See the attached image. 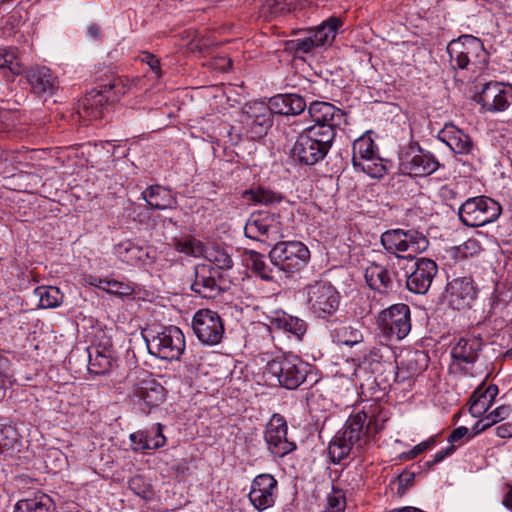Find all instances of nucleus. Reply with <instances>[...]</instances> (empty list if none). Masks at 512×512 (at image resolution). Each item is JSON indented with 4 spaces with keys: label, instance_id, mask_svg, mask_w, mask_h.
Masks as SVG:
<instances>
[{
    "label": "nucleus",
    "instance_id": "1",
    "mask_svg": "<svg viewBox=\"0 0 512 512\" xmlns=\"http://www.w3.org/2000/svg\"><path fill=\"white\" fill-rule=\"evenodd\" d=\"M335 132L329 127H307L297 137L290 156L302 165H314L329 152Z\"/></svg>",
    "mask_w": 512,
    "mask_h": 512
},
{
    "label": "nucleus",
    "instance_id": "2",
    "mask_svg": "<svg viewBox=\"0 0 512 512\" xmlns=\"http://www.w3.org/2000/svg\"><path fill=\"white\" fill-rule=\"evenodd\" d=\"M450 63L453 68L482 70L488 62V54L480 39L464 35L452 40L447 46Z\"/></svg>",
    "mask_w": 512,
    "mask_h": 512
},
{
    "label": "nucleus",
    "instance_id": "3",
    "mask_svg": "<svg viewBox=\"0 0 512 512\" xmlns=\"http://www.w3.org/2000/svg\"><path fill=\"white\" fill-rule=\"evenodd\" d=\"M311 366L296 355H282L268 361L265 373L286 389H296L305 380Z\"/></svg>",
    "mask_w": 512,
    "mask_h": 512
},
{
    "label": "nucleus",
    "instance_id": "4",
    "mask_svg": "<svg viewBox=\"0 0 512 512\" xmlns=\"http://www.w3.org/2000/svg\"><path fill=\"white\" fill-rule=\"evenodd\" d=\"M384 249L399 258L413 259L428 247L427 238L416 230L395 229L381 235Z\"/></svg>",
    "mask_w": 512,
    "mask_h": 512
},
{
    "label": "nucleus",
    "instance_id": "5",
    "mask_svg": "<svg viewBox=\"0 0 512 512\" xmlns=\"http://www.w3.org/2000/svg\"><path fill=\"white\" fill-rule=\"evenodd\" d=\"M308 311L316 318L327 319L333 316L339 307L340 295L327 281H316L304 290Z\"/></svg>",
    "mask_w": 512,
    "mask_h": 512
},
{
    "label": "nucleus",
    "instance_id": "6",
    "mask_svg": "<svg viewBox=\"0 0 512 512\" xmlns=\"http://www.w3.org/2000/svg\"><path fill=\"white\" fill-rule=\"evenodd\" d=\"M145 339L149 353L163 360H178L185 350L184 334L176 326L150 331Z\"/></svg>",
    "mask_w": 512,
    "mask_h": 512
},
{
    "label": "nucleus",
    "instance_id": "7",
    "mask_svg": "<svg viewBox=\"0 0 512 512\" xmlns=\"http://www.w3.org/2000/svg\"><path fill=\"white\" fill-rule=\"evenodd\" d=\"M125 93V86L121 79H114L105 84L100 90L89 92L79 104L78 113L84 120H97L104 116V107L119 100Z\"/></svg>",
    "mask_w": 512,
    "mask_h": 512
},
{
    "label": "nucleus",
    "instance_id": "8",
    "mask_svg": "<svg viewBox=\"0 0 512 512\" xmlns=\"http://www.w3.org/2000/svg\"><path fill=\"white\" fill-rule=\"evenodd\" d=\"M269 256L274 266L292 275L308 264L310 251L300 241H282L274 245Z\"/></svg>",
    "mask_w": 512,
    "mask_h": 512
},
{
    "label": "nucleus",
    "instance_id": "9",
    "mask_svg": "<svg viewBox=\"0 0 512 512\" xmlns=\"http://www.w3.org/2000/svg\"><path fill=\"white\" fill-rule=\"evenodd\" d=\"M501 206L487 196L467 199L458 210L461 222L468 227H481L495 221L501 214Z\"/></svg>",
    "mask_w": 512,
    "mask_h": 512
},
{
    "label": "nucleus",
    "instance_id": "10",
    "mask_svg": "<svg viewBox=\"0 0 512 512\" xmlns=\"http://www.w3.org/2000/svg\"><path fill=\"white\" fill-rule=\"evenodd\" d=\"M378 327L389 340H402L411 331L410 309L408 305L394 304L382 310L377 317Z\"/></svg>",
    "mask_w": 512,
    "mask_h": 512
},
{
    "label": "nucleus",
    "instance_id": "11",
    "mask_svg": "<svg viewBox=\"0 0 512 512\" xmlns=\"http://www.w3.org/2000/svg\"><path fill=\"white\" fill-rule=\"evenodd\" d=\"M352 163L364 173L373 178L382 177L386 168L377 155V147L370 134L366 133L353 142Z\"/></svg>",
    "mask_w": 512,
    "mask_h": 512
},
{
    "label": "nucleus",
    "instance_id": "12",
    "mask_svg": "<svg viewBox=\"0 0 512 512\" xmlns=\"http://www.w3.org/2000/svg\"><path fill=\"white\" fill-rule=\"evenodd\" d=\"M382 429L383 425L378 423L376 419L369 417L363 411H359L350 415L344 429L340 431L345 435L350 445L354 446L355 452L360 453L372 437Z\"/></svg>",
    "mask_w": 512,
    "mask_h": 512
},
{
    "label": "nucleus",
    "instance_id": "13",
    "mask_svg": "<svg viewBox=\"0 0 512 512\" xmlns=\"http://www.w3.org/2000/svg\"><path fill=\"white\" fill-rule=\"evenodd\" d=\"M340 26L341 21L331 17L315 29L308 31L305 36L287 41L285 43L286 50L294 53L311 52L315 47L331 42Z\"/></svg>",
    "mask_w": 512,
    "mask_h": 512
},
{
    "label": "nucleus",
    "instance_id": "14",
    "mask_svg": "<svg viewBox=\"0 0 512 512\" xmlns=\"http://www.w3.org/2000/svg\"><path fill=\"white\" fill-rule=\"evenodd\" d=\"M244 233L246 237L256 241H275L282 237L280 216L268 212H254L245 224Z\"/></svg>",
    "mask_w": 512,
    "mask_h": 512
},
{
    "label": "nucleus",
    "instance_id": "15",
    "mask_svg": "<svg viewBox=\"0 0 512 512\" xmlns=\"http://www.w3.org/2000/svg\"><path fill=\"white\" fill-rule=\"evenodd\" d=\"M131 395L149 410L159 406L165 399L164 387L147 371H139L129 376Z\"/></svg>",
    "mask_w": 512,
    "mask_h": 512
},
{
    "label": "nucleus",
    "instance_id": "16",
    "mask_svg": "<svg viewBox=\"0 0 512 512\" xmlns=\"http://www.w3.org/2000/svg\"><path fill=\"white\" fill-rule=\"evenodd\" d=\"M192 328L197 338L207 345L218 344L224 334V325L220 316L209 309H201L195 313Z\"/></svg>",
    "mask_w": 512,
    "mask_h": 512
},
{
    "label": "nucleus",
    "instance_id": "17",
    "mask_svg": "<svg viewBox=\"0 0 512 512\" xmlns=\"http://www.w3.org/2000/svg\"><path fill=\"white\" fill-rule=\"evenodd\" d=\"M264 439L268 450L276 457H284L296 449V444L287 439V424L279 414H274L267 423Z\"/></svg>",
    "mask_w": 512,
    "mask_h": 512
},
{
    "label": "nucleus",
    "instance_id": "18",
    "mask_svg": "<svg viewBox=\"0 0 512 512\" xmlns=\"http://www.w3.org/2000/svg\"><path fill=\"white\" fill-rule=\"evenodd\" d=\"M439 167L436 158L428 151L411 146L400 158V170L410 176H426Z\"/></svg>",
    "mask_w": 512,
    "mask_h": 512
},
{
    "label": "nucleus",
    "instance_id": "19",
    "mask_svg": "<svg viewBox=\"0 0 512 512\" xmlns=\"http://www.w3.org/2000/svg\"><path fill=\"white\" fill-rule=\"evenodd\" d=\"M478 102L487 111H504L512 102V86L501 82H489L480 92Z\"/></svg>",
    "mask_w": 512,
    "mask_h": 512
},
{
    "label": "nucleus",
    "instance_id": "20",
    "mask_svg": "<svg viewBox=\"0 0 512 512\" xmlns=\"http://www.w3.org/2000/svg\"><path fill=\"white\" fill-rule=\"evenodd\" d=\"M444 297L451 308L463 310L471 306L476 290L469 277H458L447 283Z\"/></svg>",
    "mask_w": 512,
    "mask_h": 512
},
{
    "label": "nucleus",
    "instance_id": "21",
    "mask_svg": "<svg viewBox=\"0 0 512 512\" xmlns=\"http://www.w3.org/2000/svg\"><path fill=\"white\" fill-rule=\"evenodd\" d=\"M277 481L270 474H260L252 482L249 493L251 504L263 511L274 504Z\"/></svg>",
    "mask_w": 512,
    "mask_h": 512
},
{
    "label": "nucleus",
    "instance_id": "22",
    "mask_svg": "<svg viewBox=\"0 0 512 512\" xmlns=\"http://www.w3.org/2000/svg\"><path fill=\"white\" fill-rule=\"evenodd\" d=\"M437 274V265L427 258H420L415 263V269L407 278V288L416 294H425Z\"/></svg>",
    "mask_w": 512,
    "mask_h": 512
},
{
    "label": "nucleus",
    "instance_id": "23",
    "mask_svg": "<svg viewBox=\"0 0 512 512\" xmlns=\"http://www.w3.org/2000/svg\"><path fill=\"white\" fill-rule=\"evenodd\" d=\"M219 276V272L211 265H197L195 268V279L191 288L203 298H215L221 290L217 280Z\"/></svg>",
    "mask_w": 512,
    "mask_h": 512
},
{
    "label": "nucleus",
    "instance_id": "24",
    "mask_svg": "<svg viewBox=\"0 0 512 512\" xmlns=\"http://www.w3.org/2000/svg\"><path fill=\"white\" fill-rule=\"evenodd\" d=\"M308 113L315 122L312 127H329L334 132L335 128L344 121L343 111L328 102L315 101L311 103Z\"/></svg>",
    "mask_w": 512,
    "mask_h": 512
},
{
    "label": "nucleus",
    "instance_id": "25",
    "mask_svg": "<svg viewBox=\"0 0 512 512\" xmlns=\"http://www.w3.org/2000/svg\"><path fill=\"white\" fill-rule=\"evenodd\" d=\"M438 139L445 143L455 154L468 155L474 145L471 138L454 124H445L439 131Z\"/></svg>",
    "mask_w": 512,
    "mask_h": 512
},
{
    "label": "nucleus",
    "instance_id": "26",
    "mask_svg": "<svg viewBox=\"0 0 512 512\" xmlns=\"http://www.w3.org/2000/svg\"><path fill=\"white\" fill-rule=\"evenodd\" d=\"M482 342L479 338H461L452 348L451 355L455 363L465 372L472 375L468 365H472L478 357Z\"/></svg>",
    "mask_w": 512,
    "mask_h": 512
},
{
    "label": "nucleus",
    "instance_id": "27",
    "mask_svg": "<svg viewBox=\"0 0 512 512\" xmlns=\"http://www.w3.org/2000/svg\"><path fill=\"white\" fill-rule=\"evenodd\" d=\"M88 369L94 374L109 372L115 361L111 344H98L88 348Z\"/></svg>",
    "mask_w": 512,
    "mask_h": 512
},
{
    "label": "nucleus",
    "instance_id": "28",
    "mask_svg": "<svg viewBox=\"0 0 512 512\" xmlns=\"http://www.w3.org/2000/svg\"><path fill=\"white\" fill-rule=\"evenodd\" d=\"M32 91L41 95H51L58 87V81L47 67H35L26 72Z\"/></svg>",
    "mask_w": 512,
    "mask_h": 512
},
{
    "label": "nucleus",
    "instance_id": "29",
    "mask_svg": "<svg viewBox=\"0 0 512 512\" xmlns=\"http://www.w3.org/2000/svg\"><path fill=\"white\" fill-rule=\"evenodd\" d=\"M270 112L279 115H298L306 108L305 100L297 94H279L269 100Z\"/></svg>",
    "mask_w": 512,
    "mask_h": 512
},
{
    "label": "nucleus",
    "instance_id": "30",
    "mask_svg": "<svg viewBox=\"0 0 512 512\" xmlns=\"http://www.w3.org/2000/svg\"><path fill=\"white\" fill-rule=\"evenodd\" d=\"M498 394L496 385L479 386L471 396L469 412L475 418L482 417L492 406Z\"/></svg>",
    "mask_w": 512,
    "mask_h": 512
},
{
    "label": "nucleus",
    "instance_id": "31",
    "mask_svg": "<svg viewBox=\"0 0 512 512\" xmlns=\"http://www.w3.org/2000/svg\"><path fill=\"white\" fill-rule=\"evenodd\" d=\"M365 280L369 287L379 293H387L393 287L390 272L384 266L371 263L365 268Z\"/></svg>",
    "mask_w": 512,
    "mask_h": 512
},
{
    "label": "nucleus",
    "instance_id": "32",
    "mask_svg": "<svg viewBox=\"0 0 512 512\" xmlns=\"http://www.w3.org/2000/svg\"><path fill=\"white\" fill-rule=\"evenodd\" d=\"M142 197L147 204L154 209H173L177 205V199L172 192L160 185L146 188L142 192Z\"/></svg>",
    "mask_w": 512,
    "mask_h": 512
},
{
    "label": "nucleus",
    "instance_id": "33",
    "mask_svg": "<svg viewBox=\"0 0 512 512\" xmlns=\"http://www.w3.org/2000/svg\"><path fill=\"white\" fill-rule=\"evenodd\" d=\"M270 322L275 329L282 330L297 340H301L307 331V324L304 320L284 312L276 313Z\"/></svg>",
    "mask_w": 512,
    "mask_h": 512
},
{
    "label": "nucleus",
    "instance_id": "34",
    "mask_svg": "<svg viewBox=\"0 0 512 512\" xmlns=\"http://www.w3.org/2000/svg\"><path fill=\"white\" fill-rule=\"evenodd\" d=\"M428 362V356L422 351H408L401 356L400 362L397 364L399 373L405 377H411L423 371Z\"/></svg>",
    "mask_w": 512,
    "mask_h": 512
},
{
    "label": "nucleus",
    "instance_id": "35",
    "mask_svg": "<svg viewBox=\"0 0 512 512\" xmlns=\"http://www.w3.org/2000/svg\"><path fill=\"white\" fill-rule=\"evenodd\" d=\"M54 508V501L50 496L44 493H36L31 498L17 501L14 512H51Z\"/></svg>",
    "mask_w": 512,
    "mask_h": 512
},
{
    "label": "nucleus",
    "instance_id": "36",
    "mask_svg": "<svg viewBox=\"0 0 512 512\" xmlns=\"http://www.w3.org/2000/svg\"><path fill=\"white\" fill-rule=\"evenodd\" d=\"M114 253L121 262L128 265H138L147 256V252L142 247L131 241H125L116 245Z\"/></svg>",
    "mask_w": 512,
    "mask_h": 512
},
{
    "label": "nucleus",
    "instance_id": "37",
    "mask_svg": "<svg viewBox=\"0 0 512 512\" xmlns=\"http://www.w3.org/2000/svg\"><path fill=\"white\" fill-rule=\"evenodd\" d=\"M242 197L250 204L272 205L280 203L282 196L269 188L258 186L243 192Z\"/></svg>",
    "mask_w": 512,
    "mask_h": 512
},
{
    "label": "nucleus",
    "instance_id": "38",
    "mask_svg": "<svg viewBox=\"0 0 512 512\" xmlns=\"http://www.w3.org/2000/svg\"><path fill=\"white\" fill-rule=\"evenodd\" d=\"M246 266L265 281L273 280L272 269L267 265L264 256L256 251H246L244 254Z\"/></svg>",
    "mask_w": 512,
    "mask_h": 512
},
{
    "label": "nucleus",
    "instance_id": "39",
    "mask_svg": "<svg viewBox=\"0 0 512 512\" xmlns=\"http://www.w3.org/2000/svg\"><path fill=\"white\" fill-rule=\"evenodd\" d=\"M352 451H355L353 445L347 440L341 431H338L329 443L328 453L333 463H339L346 458Z\"/></svg>",
    "mask_w": 512,
    "mask_h": 512
},
{
    "label": "nucleus",
    "instance_id": "40",
    "mask_svg": "<svg viewBox=\"0 0 512 512\" xmlns=\"http://www.w3.org/2000/svg\"><path fill=\"white\" fill-rule=\"evenodd\" d=\"M34 296L39 300L41 308H56L63 302V293L55 286H40L34 290Z\"/></svg>",
    "mask_w": 512,
    "mask_h": 512
},
{
    "label": "nucleus",
    "instance_id": "41",
    "mask_svg": "<svg viewBox=\"0 0 512 512\" xmlns=\"http://www.w3.org/2000/svg\"><path fill=\"white\" fill-rule=\"evenodd\" d=\"M332 336L336 343L346 346H354L363 340V334L359 329L346 325L335 329Z\"/></svg>",
    "mask_w": 512,
    "mask_h": 512
},
{
    "label": "nucleus",
    "instance_id": "42",
    "mask_svg": "<svg viewBox=\"0 0 512 512\" xmlns=\"http://www.w3.org/2000/svg\"><path fill=\"white\" fill-rule=\"evenodd\" d=\"M210 263L213 265L217 271L218 269L226 270L231 269L233 266V261L231 256L222 248L219 247H210L205 248V252L203 255Z\"/></svg>",
    "mask_w": 512,
    "mask_h": 512
},
{
    "label": "nucleus",
    "instance_id": "43",
    "mask_svg": "<svg viewBox=\"0 0 512 512\" xmlns=\"http://www.w3.org/2000/svg\"><path fill=\"white\" fill-rule=\"evenodd\" d=\"M175 249L188 256L200 257L204 255L205 246L195 238L173 239Z\"/></svg>",
    "mask_w": 512,
    "mask_h": 512
},
{
    "label": "nucleus",
    "instance_id": "44",
    "mask_svg": "<svg viewBox=\"0 0 512 512\" xmlns=\"http://www.w3.org/2000/svg\"><path fill=\"white\" fill-rule=\"evenodd\" d=\"M346 507L345 494L341 489L334 488L327 494L321 512H344Z\"/></svg>",
    "mask_w": 512,
    "mask_h": 512
},
{
    "label": "nucleus",
    "instance_id": "45",
    "mask_svg": "<svg viewBox=\"0 0 512 512\" xmlns=\"http://www.w3.org/2000/svg\"><path fill=\"white\" fill-rule=\"evenodd\" d=\"M9 68L13 73H20L18 50L15 47L0 48V68Z\"/></svg>",
    "mask_w": 512,
    "mask_h": 512
},
{
    "label": "nucleus",
    "instance_id": "46",
    "mask_svg": "<svg viewBox=\"0 0 512 512\" xmlns=\"http://www.w3.org/2000/svg\"><path fill=\"white\" fill-rule=\"evenodd\" d=\"M129 487L137 496L149 500L154 496L152 485L141 475H136L129 480Z\"/></svg>",
    "mask_w": 512,
    "mask_h": 512
},
{
    "label": "nucleus",
    "instance_id": "47",
    "mask_svg": "<svg viewBox=\"0 0 512 512\" xmlns=\"http://www.w3.org/2000/svg\"><path fill=\"white\" fill-rule=\"evenodd\" d=\"M259 114H253L249 116L251 118V125H255L258 129L255 131L257 134H262L268 127L271 126V114L270 107L268 105L259 104Z\"/></svg>",
    "mask_w": 512,
    "mask_h": 512
},
{
    "label": "nucleus",
    "instance_id": "48",
    "mask_svg": "<svg viewBox=\"0 0 512 512\" xmlns=\"http://www.w3.org/2000/svg\"><path fill=\"white\" fill-rule=\"evenodd\" d=\"M163 426L157 424L155 429L146 432V450L158 449L166 444V438L162 433Z\"/></svg>",
    "mask_w": 512,
    "mask_h": 512
},
{
    "label": "nucleus",
    "instance_id": "49",
    "mask_svg": "<svg viewBox=\"0 0 512 512\" xmlns=\"http://www.w3.org/2000/svg\"><path fill=\"white\" fill-rule=\"evenodd\" d=\"M105 291L116 296H127L132 294L133 288L127 283L108 279Z\"/></svg>",
    "mask_w": 512,
    "mask_h": 512
},
{
    "label": "nucleus",
    "instance_id": "50",
    "mask_svg": "<svg viewBox=\"0 0 512 512\" xmlns=\"http://www.w3.org/2000/svg\"><path fill=\"white\" fill-rule=\"evenodd\" d=\"M469 439H471L470 430L465 426H459L451 432L448 437V442L450 446L456 448V446L463 445Z\"/></svg>",
    "mask_w": 512,
    "mask_h": 512
},
{
    "label": "nucleus",
    "instance_id": "51",
    "mask_svg": "<svg viewBox=\"0 0 512 512\" xmlns=\"http://www.w3.org/2000/svg\"><path fill=\"white\" fill-rule=\"evenodd\" d=\"M16 435V430L12 426H0V447H13L17 440Z\"/></svg>",
    "mask_w": 512,
    "mask_h": 512
},
{
    "label": "nucleus",
    "instance_id": "52",
    "mask_svg": "<svg viewBox=\"0 0 512 512\" xmlns=\"http://www.w3.org/2000/svg\"><path fill=\"white\" fill-rule=\"evenodd\" d=\"M434 445H435V439L430 438L426 441H423V442L417 444L416 446L413 447V449L404 453V457L409 460L414 459L419 454L424 453L425 451L431 449Z\"/></svg>",
    "mask_w": 512,
    "mask_h": 512
},
{
    "label": "nucleus",
    "instance_id": "53",
    "mask_svg": "<svg viewBox=\"0 0 512 512\" xmlns=\"http://www.w3.org/2000/svg\"><path fill=\"white\" fill-rule=\"evenodd\" d=\"M141 61L143 63H146L150 70L155 74L156 78H160L161 73V67H160V60L153 54L144 52L141 56Z\"/></svg>",
    "mask_w": 512,
    "mask_h": 512
},
{
    "label": "nucleus",
    "instance_id": "54",
    "mask_svg": "<svg viewBox=\"0 0 512 512\" xmlns=\"http://www.w3.org/2000/svg\"><path fill=\"white\" fill-rule=\"evenodd\" d=\"M389 351V347H372L365 355V359L371 363H380L383 360L385 353H389Z\"/></svg>",
    "mask_w": 512,
    "mask_h": 512
},
{
    "label": "nucleus",
    "instance_id": "55",
    "mask_svg": "<svg viewBox=\"0 0 512 512\" xmlns=\"http://www.w3.org/2000/svg\"><path fill=\"white\" fill-rule=\"evenodd\" d=\"M512 413L510 405H500L492 410L489 414L495 424L507 419Z\"/></svg>",
    "mask_w": 512,
    "mask_h": 512
},
{
    "label": "nucleus",
    "instance_id": "56",
    "mask_svg": "<svg viewBox=\"0 0 512 512\" xmlns=\"http://www.w3.org/2000/svg\"><path fill=\"white\" fill-rule=\"evenodd\" d=\"M134 450H146L147 433L139 431L130 435Z\"/></svg>",
    "mask_w": 512,
    "mask_h": 512
},
{
    "label": "nucleus",
    "instance_id": "57",
    "mask_svg": "<svg viewBox=\"0 0 512 512\" xmlns=\"http://www.w3.org/2000/svg\"><path fill=\"white\" fill-rule=\"evenodd\" d=\"M463 254L465 256L467 255H474L477 254L480 250V246L478 244V241L475 239H468L464 244L462 245Z\"/></svg>",
    "mask_w": 512,
    "mask_h": 512
},
{
    "label": "nucleus",
    "instance_id": "58",
    "mask_svg": "<svg viewBox=\"0 0 512 512\" xmlns=\"http://www.w3.org/2000/svg\"><path fill=\"white\" fill-rule=\"evenodd\" d=\"M455 451V447L453 446H448L446 449L444 450H441V451H438L434 456H433V460L432 461H428L427 462V465H433V464H437L439 462H441L442 460H444L447 456L453 454Z\"/></svg>",
    "mask_w": 512,
    "mask_h": 512
},
{
    "label": "nucleus",
    "instance_id": "59",
    "mask_svg": "<svg viewBox=\"0 0 512 512\" xmlns=\"http://www.w3.org/2000/svg\"><path fill=\"white\" fill-rule=\"evenodd\" d=\"M495 433L498 437L503 439L512 437V422H505L497 426Z\"/></svg>",
    "mask_w": 512,
    "mask_h": 512
},
{
    "label": "nucleus",
    "instance_id": "60",
    "mask_svg": "<svg viewBox=\"0 0 512 512\" xmlns=\"http://www.w3.org/2000/svg\"><path fill=\"white\" fill-rule=\"evenodd\" d=\"M107 278H99L96 276L89 275L85 278L88 285L97 287L105 291Z\"/></svg>",
    "mask_w": 512,
    "mask_h": 512
},
{
    "label": "nucleus",
    "instance_id": "61",
    "mask_svg": "<svg viewBox=\"0 0 512 512\" xmlns=\"http://www.w3.org/2000/svg\"><path fill=\"white\" fill-rule=\"evenodd\" d=\"M14 383V380L12 379V375H9L8 373L1 374L0 373V388L6 389L10 386H12Z\"/></svg>",
    "mask_w": 512,
    "mask_h": 512
},
{
    "label": "nucleus",
    "instance_id": "62",
    "mask_svg": "<svg viewBox=\"0 0 512 512\" xmlns=\"http://www.w3.org/2000/svg\"><path fill=\"white\" fill-rule=\"evenodd\" d=\"M88 36L93 40H98L101 35L100 27L96 24H92L88 27L87 30Z\"/></svg>",
    "mask_w": 512,
    "mask_h": 512
},
{
    "label": "nucleus",
    "instance_id": "63",
    "mask_svg": "<svg viewBox=\"0 0 512 512\" xmlns=\"http://www.w3.org/2000/svg\"><path fill=\"white\" fill-rule=\"evenodd\" d=\"M479 421L483 425L485 430L490 428L491 426H493L495 424L489 413L486 414L484 417L480 418Z\"/></svg>",
    "mask_w": 512,
    "mask_h": 512
},
{
    "label": "nucleus",
    "instance_id": "64",
    "mask_svg": "<svg viewBox=\"0 0 512 512\" xmlns=\"http://www.w3.org/2000/svg\"><path fill=\"white\" fill-rule=\"evenodd\" d=\"M485 431V428L483 427V425L480 423V421L478 420L472 427L471 429V438L473 436H476L478 434H480L481 432Z\"/></svg>",
    "mask_w": 512,
    "mask_h": 512
}]
</instances>
